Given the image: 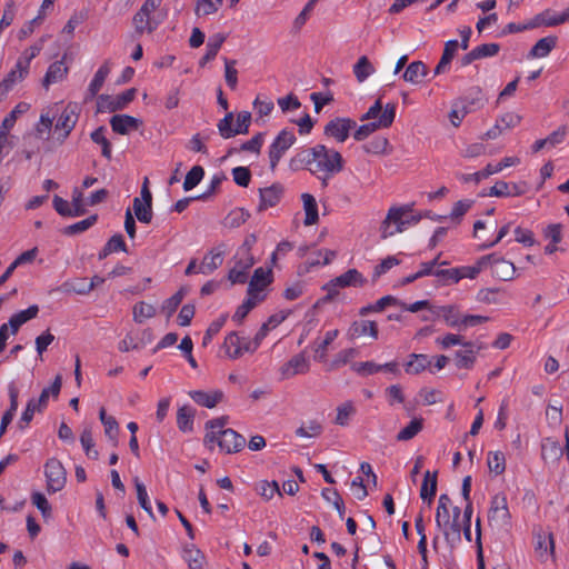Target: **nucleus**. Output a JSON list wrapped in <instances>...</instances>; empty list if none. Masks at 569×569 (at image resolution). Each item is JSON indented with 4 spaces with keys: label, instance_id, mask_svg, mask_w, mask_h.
<instances>
[{
    "label": "nucleus",
    "instance_id": "nucleus-1",
    "mask_svg": "<svg viewBox=\"0 0 569 569\" xmlns=\"http://www.w3.org/2000/svg\"><path fill=\"white\" fill-rule=\"evenodd\" d=\"M80 108L76 102H54L41 111L39 121L36 124V133L40 138H49L53 129L54 138L62 143L76 127L79 119Z\"/></svg>",
    "mask_w": 569,
    "mask_h": 569
},
{
    "label": "nucleus",
    "instance_id": "nucleus-2",
    "mask_svg": "<svg viewBox=\"0 0 569 569\" xmlns=\"http://www.w3.org/2000/svg\"><path fill=\"white\" fill-rule=\"evenodd\" d=\"M298 157L312 173L322 172L330 177L343 169V159L340 152L329 149L325 144H316L312 148L305 149Z\"/></svg>",
    "mask_w": 569,
    "mask_h": 569
},
{
    "label": "nucleus",
    "instance_id": "nucleus-3",
    "mask_svg": "<svg viewBox=\"0 0 569 569\" xmlns=\"http://www.w3.org/2000/svg\"><path fill=\"white\" fill-rule=\"evenodd\" d=\"M227 422L228 417H220L208 421L206 423L207 433L204 442L207 445L217 442L220 450L226 453L238 452L244 447L246 439L233 429H223Z\"/></svg>",
    "mask_w": 569,
    "mask_h": 569
},
{
    "label": "nucleus",
    "instance_id": "nucleus-4",
    "mask_svg": "<svg viewBox=\"0 0 569 569\" xmlns=\"http://www.w3.org/2000/svg\"><path fill=\"white\" fill-rule=\"evenodd\" d=\"M396 117V106L388 103L382 108L381 99H378L368 111L361 117V121L375 120L372 122L358 127L353 132V138L357 141H362L381 128H389Z\"/></svg>",
    "mask_w": 569,
    "mask_h": 569
},
{
    "label": "nucleus",
    "instance_id": "nucleus-5",
    "mask_svg": "<svg viewBox=\"0 0 569 569\" xmlns=\"http://www.w3.org/2000/svg\"><path fill=\"white\" fill-rule=\"evenodd\" d=\"M419 218L409 216L406 207H391L380 226L381 238L387 239L406 230L407 226L417 223Z\"/></svg>",
    "mask_w": 569,
    "mask_h": 569
},
{
    "label": "nucleus",
    "instance_id": "nucleus-6",
    "mask_svg": "<svg viewBox=\"0 0 569 569\" xmlns=\"http://www.w3.org/2000/svg\"><path fill=\"white\" fill-rule=\"evenodd\" d=\"M433 313L437 317L443 318L449 327L457 328L458 330H466L488 321V317L485 316L461 315L455 306L439 307Z\"/></svg>",
    "mask_w": 569,
    "mask_h": 569
},
{
    "label": "nucleus",
    "instance_id": "nucleus-7",
    "mask_svg": "<svg viewBox=\"0 0 569 569\" xmlns=\"http://www.w3.org/2000/svg\"><path fill=\"white\" fill-rule=\"evenodd\" d=\"M366 279L357 269H349L345 273L333 278L323 289L327 291V299H332L339 293L340 288L362 287Z\"/></svg>",
    "mask_w": 569,
    "mask_h": 569
},
{
    "label": "nucleus",
    "instance_id": "nucleus-8",
    "mask_svg": "<svg viewBox=\"0 0 569 569\" xmlns=\"http://www.w3.org/2000/svg\"><path fill=\"white\" fill-rule=\"evenodd\" d=\"M44 476L47 480V490L49 493H56L63 489L67 481V473L62 463L56 459L50 458L44 465Z\"/></svg>",
    "mask_w": 569,
    "mask_h": 569
},
{
    "label": "nucleus",
    "instance_id": "nucleus-9",
    "mask_svg": "<svg viewBox=\"0 0 569 569\" xmlns=\"http://www.w3.org/2000/svg\"><path fill=\"white\" fill-rule=\"evenodd\" d=\"M520 163V159L518 157H505L497 164L488 163L482 170L475 173H460L458 178L465 182H475L479 183L481 180L487 179L491 174L498 173L505 168L517 166Z\"/></svg>",
    "mask_w": 569,
    "mask_h": 569
},
{
    "label": "nucleus",
    "instance_id": "nucleus-10",
    "mask_svg": "<svg viewBox=\"0 0 569 569\" xmlns=\"http://www.w3.org/2000/svg\"><path fill=\"white\" fill-rule=\"evenodd\" d=\"M53 208L62 217H80L84 214L82 203V190L74 188L72 190L71 202L59 196L53 197Z\"/></svg>",
    "mask_w": 569,
    "mask_h": 569
},
{
    "label": "nucleus",
    "instance_id": "nucleus-11",
    "mask_svg": "<svg viewBox=\"0 0 569 569\" xmlns=\"http://www.w3.org/2000/svg\"><path fill=\"white\" fill-rule=\"evenodd\" d=\"M296 136L290 130H282L273 140L269 149L270 167L273 170L284 152L295 143Z\"/></svg>",
    "mask_w": 569,
    "mask_h": 569
},
{
    "label": "nucleus",
    "instance_id": "nucleus-12",
    "mask_svg": "<svg viewBox=\"0 0 569 569\" xmlns=\"http://www.w3.org/2000/svg\"><path fill=\"white\" fill-rule=\"evenodd\" d=\"M254 264L252 254L236 253L234 264L229 270L228 279L232 284L244 283L248 279V272Z\"/></svg>",
    "mask_w": 569,
    "mask_h": 569
},
{
    "label": "nucleus",
    "instance_id": "nucleus-13",
    "mask_svg": "<svg viewBox=\"0 0 569 569\" xmlns=\"http://www.w3.org/2000/svg\"><path fill=\"white\" fill-rule=\"evenodd\" d=\"M460 350L455 353V363L459 369L470 370L477 361L478 352L483 349L481 343L466 341Z\"/></svg>",
    "mask_w": 569,
    "mask_h": 569
},
{
    "label": "nucleus",
    "instance_id": "nucleus-14",
    "mask_svg": "<svg viewBox=\"0 0 569 569\" xmlns=\"http://www.w3.org/2000/svg\"><path fill=\"white\" fill-rule=\"evenodd\" d=\"M355 128L356 121L349 118H336L326 124L325 134L341 143L348 139L350 130Z\"/></svg>",
    "mask_w": 569,
    "mask_h": 569
},
{
    "label": "nucleus",
    "instance_id": "nucleus-15",
    "mask_svg": "<svg viewBox=\"0 0 569 569\" xmlns=\"http://www.w3.org/2000/svg\"><path fill=\"white\" fill-rule=\"evenodd\" d=\"M486 257H490L488 267H490L493 277L502 281H510L515 278L517 269L511 261L496 253L487 254Z\"/></svg>",
    "mask_w": 569,
    "mask_h": 569
},
{
    "label": "nucleus",
    "instance_id": "nucleus-16",
    "mask_svg": "<svg viewBox=\"0 0 569 569\" xmlns=\"http://www.w3.org/2000/svg\"><path fill=\"white\" fill-rule=\"evenodd\" d=\"M223 349L231 359L240 358L243 352L254 351L252 342L240 338L236 332H231L226 337Z\"/></svg>",
    "mask_w": 569,
    "mask_h": 569
},
{
    "label": "nucleus",
    "instance_id": "nucleus-17",
    "mask_svg": "<svg viewBox=\"0 0 569 569\" xmlns=\"http://www.w3.org/2000/svg\"><path fill=\"white\" fill-rule=\"evenodd\" d=\"M114 133L128 136L142 126V120L129 114H114L109 119Z\"/></svg>",
    "mask_w": 569,
    "mask_h": 569
},
{
    "label": "nucleus",
    "instance_id": "nucleus-18",
    "mask_svg": "<svg viewBox=\"0 0 569 569\" xmlns=\"http://www.w3.org/2000/svg\"><path fill=\"white\" fill-rule=\"evenodd\" d=\"M510 519L507 499L505 496L497 495L491 500L489 510V520L495 521L498 526H505Z\"/></svg>",
    "mask_w": 569,
    "mask_h": 569
},
{
    "label": "nucleus",
    "instance_id": "nucleus-19",
    "mask_svg": "<svg viewBox=\"0 0 569 569\" xmlns=\"http://www.w3.org/2000/svg\"><path fill=\"white\" fill-rule=\"evenodd\" d=\"M283 187L280 183H273L270 187L261 188L259 190L260 194V203H259V211H263L268 208L277 206L283 194Z\"/></svg>",
    "mask_w": 569,
    "mask_h": 569
},
{
    "label": "nucleus",
    "instance_id": "nucleus-20",
    "mask_svg": "<svg viewBox=\"0 0 569 569\" xmlns=\"http://www.w3.org/2000/svg\"><path fill=\"white\" fill-rule=\"evenodd\" d=\"M569 21V7L561 13H556L551 10H545L537 14L531 23V27H556Z\"/></svg>",
    "mask_w": 569,
    "mask_h": 569
},
{
    "label": "nucleus",
    "instance_id": "nucleus-21",
    "mask_svg": "<svg viewBox=\"0 0 569 569\" xmlns=\"http://www.w3.org/2000/svg\"><path fill=\"white\" fill-rule=\"evenodd\" d=\"M309 370V361L305 355L293 356L280 368L282 379L292 378L296 375L306 373Z\"/></svg>",
    "mask_w": 569,
    "mask_h": 569
},
{
    "label": "nucleus",
    "instance_id": "nucleus-22",
    "mask_svg": "<svg viewBox=\"0 0 569 569\" xmlns=\"http://www.w3.org/2000/svg\"><path fill=\"white\" fill-rule=\"evenodd\" d=\"M224 249L223 246H218L210 250L202 259L198 267V272L202 274H210L223 262Z\"/></svg>",
    "mask_w": 569,
    "mask_h": 569
},
{
    "label": "nucleus",
    "instance_id": "nucleus-23",
    "mask_svg": "<svg viewBox=\"0 0 569 569\" xmlns=\"http://www.w3.org/2000/svg\"><path fill=\"white\" fill-rule=\"evenodd\" d=\"M347 336L351 340L363 336H369L376 340L378 339V326L370 320L353 321L347 331Z\"/></svg>",
    "mask_w": 569,
    "mask_h": 569
},
{
    "label": "nucleus",
    "instance_id": "nucleus-24",
    "mask_svg": "<svg viewBox=\"0 0 569 569\" xmlns=\"http://www.w3.org/2000/svg\"><path fill=\"white\" fill-rule=\"evenodd\" d=\"M451 506V499L448 495L443 493L439 497L438 507L436 512V525L437 527L443 531L451 529L452 525H450L451 512L449 510Z\"/></svg>",
    "mask_w": 569,
    "mask_h": 569
},
{
    "label": "nucleus",
    "instance_id": "nucleus-25",
    "mask_svg": "<svg viewBox=\"0 0 569 569\" xmlns=\"http://www.w3.org/2000/svg\"><path fill=\"white\" fill-rule=\"evenodd\" d=\"M563 455L560 442L551 437L545 438L541 442V458L546 463H556Z\"/></svg>",
    "mask_w": 569,
    "mask_h": 569
},
{
    "label": "nucleus",
    "instance_id": "nucleus-26",
    "mask_svg": "<svg viewBox=\"0 0 569 569\" xmlns=\"http://www.w3.org/2000/svg\"><path fill=\"white\" fill-rule=\"evenodd\" d=\"M190 398L198 405L206 408H214L223 399V392L221 390L202 391L194 390L189 392Z\"/></svg>",
    "mask_w": 569,
    "mask_h": 569
},
{
    "label": "nucleus",
    "instance_id": "nucleus-27",
    "mask_svg": "<svg viewBox=\"0 0 569 569\" xmlns=\"http://www.w3.org/2000/svg\"><path fill=\"white\" fill-rule=\"evenodd\" d=\"M39 312V307L37 305H32L26 310H21L14 315H12L9 319L8 328H10L11 333L16 335L20 327L28 322L29 320L36 318Z\"/></svg>",
    "mask_w": 569,
    "mask_h": 569
},
{
    "label": "nucleus",
    "instance_id": "nucleus-28",
    "mask_svg": "<svg viewBox=\"0 0 569 569\" xmlns=\"http://www.w3.org/2000/svg\"><path fill=\"white\" fill-rule=\"evenodd\" d=\"M67 74L68 68L66 67L64 62L62 60L54 61L49 66L42 80V86L48 90L51 84L62 81Z\"/></svg>",
    "mask_w": 569,
    "mask_h": 569
},
{
    "label": "nucleus",
    "instance_id": "nucleus-29",
    "mask_svg": "<svg viewBox=\"0 0 569 569\" xmlns=\"http://www.w3.org/2000/svg\"><path fill=\"white\" fill-rule=\"evenodd\" d=\"M557 44V37L549 36L541 38L536 42V44L531 48L528 53V58H545L547 57Z\"/></svg>",
    "mask_w": 569,
    "mask_h": 569
},
{
    "label": "nucleus",
    "instance_id": "nucleus-30",
    "mask_svg": "<svg viewBox=\"0 0 569 569\" xmlns=\"http://www.w3.org/2000/svg\"><path fill=\"white\" fill-rule=\"evenodd\" d=\"M427 73L428 68L422 61H413L407 67L402 77L405 81L412 84H418L427 76Z\"/></svg>",
    "mask_w": 569,
    "mask_h": 569
},
{
    "label": "nucleus",
    "instance_id": "nucleus-31",
    "mask_svg": "<svg viewBox=\"0 0 569 569\" xmlns=\"http://www.w3.org/2000/svg\"><path fill=\"white\" fill-rule=\"evenodd\" d=\"M137 94L136 88H130L120 94L109 97V112L126 109Z\"/></svg>",
    "mask_w": 569,
    "mask_h": 569
},
{
    "label": "nucleus",
    "instance_id": "nucleus-32",
    "mask_svg": "<svg viewBox=\"0 0 569 569\" xmlns=\"http://www.w3.org/2000/svg\"><path fill=\"white\" fill-rule=\"evenodd\" d=\"M303 202V209L306 212V218L303 220L305 226L316 224L319 220L318 214V204L315 197L310 193H303L301 196Z\"/></svg>",
    "mask_w": 569,
    "mask_h": 569
},
{
    "label": "nucleus",
    "instance_id": "nucleus-33",
    "mask_svg": "<svg viewBox=\"0 0 569 569\" xmlns=\"http://www.w3.org/2000/svg\"><path fill=\"white\" fill-rule=\"evenodd\" d=\"M431 361L427 355L411 353L409 360L405 365L406 372L409 375H418L430 366Z\"/></svg>",
    "mask_w": 569,
    "mask_h": 569
},
{
    "label": "nucleus",
    "instance_id": "nucleus-34",
    "mask_svg": "<svg viewBox=\"0 0 569 569\" xmlns=\"http://www.w3.org/2000/svg\"><path fill=\"white\" fill-rule=\"evenodd\" d=\"M555 542L551 533L538 535L536 552L541 561H546L549 557L553 556Z\"/></svg>",
    "mask_w": 569,
    "mask_h": 569
},
{
    "label": "nucleus",
    "instance_id": "nucleus-35",
    "mask_svg": "<svg viewBox=\"0 0 569 569\" xmlns=\"http://www.w3.org/2000/svg\"><path fill=\"white\" fill-rule=\"evenodd\" d=\"M458 47L459 43L457 40H449L446 42L442 57L437 67L435 68V74H441L446 72L449 63L457 53Z\"/></svg>",
    "mask_w": 569,
    "mask_h": 569
},
{
    "label": "nucleus",
    "instance_id": "nucleus-36",
    "mask_svg": "<svg viewBox=\"0 0 569 569\" xmlns=\"http://www.w3.org/2000/svg\"><path fill=\"white\" fill-rule=\"evenodd\" d=\"M437 471H426L425 478L420 488V497L422 500H428L430 503L437 492Z\"/></svg>",
    "mask_w": 569,
    "mask_h": 569
},
{
    "label": "nucleus",
    "instance_id": "nucleus-37",
    "mask_svg": "<svg viewBox=\"0 0 569 569\" xmlns=\"http://www.w3.org/2000/svg\"><path fill=\"white\" fill-rule=\"evenodd\" d=\"M28 71L29 69L19 68L17 62L14 68L0 83V94L8 93L18 81H21L28 74Z\"/></svg>",
    "mask_w": 569,
    "mask_h": 569
},
{
    "label": "nucleus",
    "instance_id": "nucleus-38",
    "mask_svg": "<svg viewBox=\"0 0 569 569\" xmlns=\"http://www.w3.org/2000/svg\"><path fill=\"white\" fill-rule=\"evenodd\" d=\"M61 386H62V377L60 375H58L54 378V380L51 383V386L44 388L41 391L39 398L36 399L37 405H40V407L46 409L48 407L49 398L50 397L58 398V396L60 393V390H61Z\"/></svg>",
    "mask_w": 569,
    "mask_h": 569
},
{
    "label": "nucleus",
    "instance_id": "nucleus-39",
    "mask_svg": "<svg viewBox=\"0 0 569 569\" xmlns=\"http://www.w3.org/2000/svg\"><path fill=\"white\" fill-rule=\"evenodd\" d=\"M133 24L136 31L139 33H151L158 26V23L151 19L150 13L141 9L134 14Z\"/></svg>",
    "mask_w": 569,
    "mask_h": 569
},
{
    "label": "nucleus",
    "instance_id": "nucleus-40",
    "mask_svg": "<svg viewBox=\"0 0 569 569\" xmlns=\"http://www.w3.org/2000/svg\"><path fill=\"white\" fill-rule=\"evenodd\" d=\"M226 39L227 37L223 33H216L209 38L206 46V54L201 60V64H204L216 58Z\"/></svg>",
    "mask_w": 569,
    "mask_h": 569
},
{
    "label": "nucleus",
    "instance_id": "nucleus-41",
    "mask_svg": "<svg viewBox=\"0 0 569 569\" xmlns=\"http://www.w3.org/2000/svg\"><path fill=\"white\" fill-rule=\"evenodd\" d=\"M106 77H107V66L102 64L96 72L93 79L91 80V82L88 87V90H87V93L84 97L86 102L89 99H93L98 94V92L100 91V89L102 88V86L104 83Z\"/></svg>",
    "mask_w": 569,
    "mask_h": 569
},
{
    "label": "nucleus",
    "instance_id": "nucleus-42",
    "mask_svg": "<svg viewBox=\"0 0 569 569\" xmlns=\"http://www.w3.org/2000/svg\"><path fill=\"white\" fill-rule=\"evenodd\" d=\"M183 558L190 569H206L203 553L194 546L187 547L183 551Z\"/></svg>",
    "mask_w": 569,
    "mask_h": 569
},
{
    "label": "nucleus",
    "instance_id": "nucleus-43",
    "mask_svg": "<svg viewBox=\"0 0 569 569\" xmlns=\"http://www.w3.org/2000/svg\"><path fill=\"white\" fill-rule=\"evenodd\" d=\"M193 417H194V411L190 407L183 406V407L179 408V410L177 412V425H178V428L182 432H190V431H192Z\"/></svg>",
    "mask_w": 569,
    "mask_h": 569
},
{
    "label": "nucleus",
    "instance_id": "nucleus-44",
    "mask_svg": "<svg viewBox=\"0 0 569 569\" xmlns=\"http://www.w3.org/2000/svg\"><path fill=\"white\" fill-rule=\"evenodd\" d=\"M423 426L422 418L412 419L407 427L401 429L397 435L398 441H408L415 438L421 430Z\"/></svg>",
    "mask_w": 569,
    "mask_h": 569
},
{
    "label": "nucleus",
    "instance_id": "nucleus-45",
    "mask_svg": "<svg viewBox=\"0 0 569 569\" xmlns=\"http://www.w3.org/2000/svg\"><path fill=\"white\" fill-rule=\"evenodd\" d=\"M373 72L375 67L366 56L360 57L353 66V73L359 82H363Z\"/></svg>",
    "mask_w": 569,
    "mask_h": 569
},
{
    "label": "nucleus",
    "instance_id": "nucleus-46",
    "mask_svg": "<svg viewBox=\"0 0 569 569\" xmlns=\"http://www.w3.org/2000/svg\"><path fill=\"white\" fill-rule=\"evenodd\" d=\"M133 211L137 219L142 223H149L152 220V204L146 203L139 198L133 199Z\"/></svg>",
    "mask_w": 569,
    "mask_h": 569
},
{
    "label": "nucleus",
    "instance_id": "nucleus-47",
    "mask_svg": "<svg viewBox=\"0 0 569 569\" xmlns=\"http://www.w3.org/2000/svg\"><path fill=\"white\" fill-rule=\"evenodd\" d=\"M271 270L260 267L254 270L253 276L249 282V286L264 291L267 286L271 282Z\"/></svg>",
    "mask_w": 569,
    "mask_h": 569
},
{
    "label": "nucleus",
    "instance_id": "nucleus-48",
    "mask_svg": "<svg viewBox=\"0 0 569 569\" xmlns=\"http://www.w3.org/2000/svg\"><path fill=\"white\" fill-rule=\"evenodd\" d=\"M133 319L136 322L142 323L147 319L154 317L156 308L144 301H140L133 307Z\"/></svg>",
    "mask_w": 569,
    "mask_h": 569
},
{
    "label": "nucleus",
    "instance_id": "nucleus-49",
    "mask_svg": "<svg viewBox=\"0 0 569 569\" xmlns=\"http://www.w3.org/2000/svg\"><path fill=\"white\" fill-rule=\"evenodd\" d=\"M44 409L40 407V405H37L36 398L30 399L18 422L19 428H27L29 423L32 421L34 413L41 412Z\"/></svg>",
    "mask_w": 569,
    "mask_h": 569
},
{
    "label": "nucleus",
    "instance_id": "nucleus-50",
    "mask_svg": "<svg viewBox=\"0 0 569 569\" xmlns=\"http://www.w3.org/2000/svg\"><path fill=\"white\" fill-rule=\"evenodd\" d=\"M487 463L490 472L499 476L506 469V458L501 451H493L488 453Z\"/></svg>",
    "mask_w": 569,
    "mask_h": 569
},
{
    "label": "nucleus",
    "instance_id": "nucleus-51",
    "mask_svg": "<svg viewBox=\"0 0 569 569\" xmlns=\"http://www.w3.org/2000/svg\"><path fill=\"white\" fill-rule=\"evenodd\" d=\"M81 446L90 459L98 458V451L94 449L93 435L90 427H86L80 436Z\"/></svg>",
    "mask_w": 569,
    "mask_h": 569
},
{
    "label": "nucleus",
    "instance_id": "nucleus-52",
    "mask_svg": "<svg viewBox=\"0 0 569 569\" xmlns=\"http://www.w3.org/2000/svg\"><path fill=\"white\" fill-rule=\"evenodd\" d=\"M96 222H97V216L96 214L89 216L88 218H86L81 221H78L76 223H72V224L66 227L63 230V233L67 236H73V234L84 232L86 230L91 228Z\"/></svg>",
    "mask_w": 569,
    "mask_h": 569
},
{
    "label": "nucleus",
    "instance_id": "nucleus-53",
    "mask_svg": "<svg viewBox=\"0 0 569 569\" xmlns=\"http://www.w3.org/2000/svg\"><path fill=\"white\" fill-rule=\"evenodd\" d=\"M449 523L452 525L451 529L442 531L446 540L450 543L460 541V532H461L462 528L465 527L462 517H459V518L451 517V520Z\"/></svg>",
    "mask_w": 569,
    "mask_h": 569
},
{
    "label": "nucleus",
    "instance_id": "nucleus-54",
    "mask_svg": "<svg viewBox=\"0 0 569 569\" xmlns=\"http://www.w3.org/2000/svg\"><path fill=\"white\" fill-rule=\"evenodd\" d=\"M490 260V257H481L477 260V262L473 266H467L459 268L461 270V279L463 278H476L479 272L486 268H488V261Z\"/></svg>",
    "mask_w": 569,
    "mask_h": 569
},
{
    "label": "nucleus",
    "instance_id": "nucleus-55",
    "mask_svg": "<svg viewBox=\"0 0 569 569\" xmlns=\"http://www.w3.org/2000/svg\"><path fill=\"white\" fill-rule=\"evenodd\" d=\"M352 371L357 375L367 377L382 371V367L373 361L353 362L351 365Z\"/></svg>",
    "mask_w": 569,
    "mask_h": 569
},
{
    "label": "nucleus",
    "instance_id": "nucleus-56",
    "mask_svg": "<svg viewBox=\"0 0 569 569\" xmlns=\"http://www.w3.org/2000/svg\"><path fill=\"white\" fill-rule=\"evenodd\" d=\"M223 0H198L196 7L197 16H209L216 13L222 6Z\"/></svg>",
    "mask_w": 569,
    "mask_h": 569
},
{
    "label": "nucleus",
    "instance_id": "nucleus-57",
    "mask_svg": "<svg viewBox=\"0 0 569 569\" xmlns=\"http://www.w3.org/2000/svg\"><path fill=\"white\" fill-rule=\"evenodd\" d=\"M133 482L137 489V498L139 505L143 510H146L150 515V517H153L151 503L144 485L139 480L138 477L133 479Z\"/></svg>",
    "mask_w": 569,
    "mask_h": 569
},
{
    "label": "nucleus",
    "instance_id": "nucleus-58",
    "mask_svg": "<svg viewBox=\"0 0 569 569\" xmlns=\"http://www.w3.org/2000/svg\"><path fill=\"white\" fill-rule=\"evenodd\" d=\"M233 121L234 114L232 112H228L224 118L218 122V131L222 138L229 139L236 136L234 127H232Z\"/></svg>",
    "mask_w": 569,
    "mask_h": 569
},
{
    "label": "nucleus",
    "instance_id": "nucleus-59",
    "mask_svg": "<svg viewBox=\"0 0 569 569\" xmlns=\"http://www.w3.org/2000/svg\"><path fill=\"white\" fill-rule=\"evenodd\" d=\"M204 170L200 166H194L191 168V170L187 173L184 182H183V189L186 191H189L193 189L203 178Z\"/></svg>",
    "mask_w": 569,
    "mask_h": 569
},
{
    "label": "nucleus",
    "instance_id": "nucleus-60",
    "mask_svg": "<svg viewBox=\"0 0 569 569\" xmlns=\"http://www.w3.org/2000/svg\"><path fill=\"white\" fill-rule=\"evenodd\" d=\"M356 412L351 401H346L337 408V417L335 422L339 426L348 425L349 418Z\"/></svg>",
    "mask_w": 569,
    "mask_h": 569
},
{
    "label": "nucleus",
    "instance_id": "nucleus-61",
    "mask_svg": "<svg viewBox=\"0 0 569 569\" xmlns=\"http://www.w3.org/2000/svg\"><path fill=\"white\" fill-rule=\"evenodd\" d=\"M64 292H74L78 295H87L92 290V284H88L86 279H78L62 284Z\"/></svg>",
    "mask_w": 569,
    "mask_h": 569
},
{
    "label": "nucleus",
    "instance_id": "nucleus-62",
    "mask_svg": "<svg viewBox=\"0 0 569 569\" xmlns=\"http://www.w3.org/2000/svg\"><path fill=\"white\" fill-rule=\"evenodd\" d=\"M184 296L186 289L181 288L173 296H171L163 302L162 310L166 311L167 315L170 317L177 310V308L183 300Z\"/></svg>",
    "mask_w": 569,
    "mask_h": 569
},
{
    "label": "nucleus",
    "instance_id": "nucleus-63",
    "mask_svg": "<svg viewBox=\"0 0 569 569\" xmlns=\"http://www.w3.org/2000/svg\"><path fill=\"white\" fill-rule=\"evenodd\" d=\"M41 49L42 47L40 44H34L26 49L17 60L18 67L21 69H29L31 60L40 53Z\"/></svg>",
    "mask_w": 569,
    "mask_h": 569
},
{
    "label": "nucleus",
    "instance_id": "nucleus-64",
    "mask_svg": "<svg viewBox=\"0 0 569 569\" xmlns=\"http://www.w3.org/2000/svg\"><path fill=\"white\" fill-rule=\"evenodd\" d=\"M249 218V213L243 209H236L231 211L226 218V226L230 228L240 227L242 223L247 221Z\"/></svg>",
    "mask_w": 569,
    "mask_h": 569
}]
</instances>
